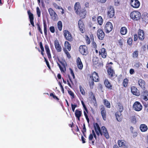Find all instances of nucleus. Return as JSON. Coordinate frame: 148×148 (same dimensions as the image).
I'll return each mask as SVG.
<instances>
[{
	"label": "nucleus",
	"mask_w": 148,
	"mask_h": 148,
	"mask_svg": "<svg viewBox=\"0 0 148 148\" xmlns=\"http://www.w3.org/2000/svg\"><path fill=\"white\" fill-rule=\"evenodd\" d=\"M94 127L97 135L99 136L100 134L101 136L103 134L107 139L109 138V136L106 128L104 126L101 127V130L99 124L97 123H94L93 124Z\"/></svg>",
	"instance_id": "nucleus-1"
},
{
	"label": "nucleus",
	"mask_w": 148,
	"mask_h": 148,
	"mask_svg": "<svg viewBox=\"0 0 148 148\" xmlns=\"http://www.w3.org/2000/svg\"><path fill=\"white\" fill-rule=\"evenodd\" d=\"M106 68L109 78L112 79L114 77L117 76L116 75L113 69V67L111 65L108 64V66H106Z\"/></svg>",
	"instance_id": "nucleus-2"
},
{
	"label": "nucleus",
	"mask_w": 148,
	"mask_h": 148,
	"mask_svg": "<svg viewBox=\"0 0 148 148\" xmlns=\"http://www.w3.org/2000/svg\"><path fill=\"white\" fill-rule=\"evenodd\" d=\"M130 16L133 20L138 21L140 20L141 17V13L138 11H134L131 13Z\"/></svg>",
	"instance_id": "nucleus-3"
},
{
	"label": "nucleus",
	"mask_w": 148,
	"mask_h": 148,
	"mask_svg": "<svg viewBox=\"0 0 148 148\" xmlns=\"http://www.w3.org/2000/svg\"><path fill=\"white\" fill-rule=\"evenodd\" d=\"M99 61V58L97 57L93 58L92 59L93 66L97 69H99L103 66V62H100Z\"/></svg>",
	"instance_id": "nucleus-4"
},
{
	"label": "nucleus",
	"mask_w": 148,
	"mask_h": 148,
	"mask_svg": "<svg viewBox=\"0 0 148 148\" xmlns=\"http://www.w3.org/2000/svg\"><path fill=\"white\" fill-rule=\"evenodd\" d=\"M113 29V25L110 22H108L104 26V29L106 33H109Z\"/></svg>",
	"instance_id": "nucleus-5"
},
{
	"label": "nucleus",
	"mask_w": 148,
	"mask_h": 148,
	"mask_svg": "<svg viewBox=\"0 0 148 148\" xmlns=\"http://www.w3.org/2000/svg\"><path fill=\"white\" fill-rule=\"evenodd\" d=\"M79 51L83 55L86 56L88 53V48L85 45H80L79 47Z\"/></svg>",
	"instance_id": "nucleus-6"
},
{
	"label": "nucleus",
	"mask_w": 148,
	"mask_h": 148,
	"mask_svg": "<svg viewBox=\"0 0 148 148\" xmlns=\"http://www.w3.org/2000/svg\"><path fill=\"white\" fill-rule=\"evenodd\" d=\"M48 11L51 18L53 21H57L58 19L57 14L53 9L51 8L48 9Z\"/></svg>",
	"instance_id": "nucleus-7"
},
{
	"label": "nucleus",
	"mask_w": 148,
	"mask_h": 148,
	"mask_svg": "<svg viewBox=\"0 0 148 148\" xmlns=\"http://www.w3.org/2000/svg\"><path fill=\"white\" fill-rule=\"evenodd\" d=\"M108 11L107 13L108 17L110 18H113L114 16L115 11L113 7L110 6L108 8Z\"/></svg>",
	"instance_id": "nucleus-8"
},
{
	"label": "nucleus",
	"mask_w": 148,
	"mask_h": 148,
	"mask_svg": "<svg viewBox=\"0 0 148 148\" xmlns=\"http://www.w3.org/2000/svg\"><path fill=\"white\" fill-rule=\"evenodd\" d=\"M133 108L135 110L139 111L142 110L143 106L139 102L136 101L134 103Z\"/></svg>",
	"instance_id": "nucleus-9"
},
{
	"label": "nucleus",
	"mask_w": 148,
	"mask_h": 148,
	"mask_svg": "<svg viewBox=\"0 0 148 148\" xmlns=\"http://www.w3.org/2000/svg\"><path fill=\"white\" fill-rule=\"evenodd\" d=\"M64 36L66 40L71 42L73 40L72 37L71 33L67 30H65L64 31Z\"/></svg>",
	"instance_id": "nucleus-10"
},
{
	"label": "nucleus",
	"mask_w": 148,
	"mask_h": 148,
	"mask_svg": "<svg viewBox=\"0 0 148 148\" xmlns=\"http://www.w3.org/2000/svg\"><path fill=\"white\" fill-rule=\"evenodd\" d=\"M58 60L61 65V66L60 64L57 62V64L59 66L61 72L65 73L66 71V65L65 63L64 62L60 61L59 59H58Z\"/></svg>",
	"instance_id": "nucleus-11"
},
{
	"label": "nucleus",
	"mask_w": 148,
	"mask_h": 148,
	"mask_svg": "<svg viewBox=\"0 0 148 148\" xmlns=\"http://www.w3.org/2000/svg\"><path fill=\"white\" fill-rule=\"evenodd\" d=\"M97 34L98 39L102 40L103 39L105 34L103 30L100 28L97 31Z\"/></svg>",
	"instance_id": "nucleus-12"
},
{
	"label": "nucleus",
	"mask_w": 148,
	"mask_h": 148,
	"mask_svg": "<svg viewBox=\"0 0 148 148\" xmlns=\"http://www.w3.org/2000/svg\"><path fill=\"white\" fill-rule=\"evenodd\" d=\"M101 114L103 120L106 121V119L107 113L105 108L103 105H101L100 108Z\"/></svg>",
	"instance_id": "nucleus-13"
},
{
	"label": "nucleus",
	"mask_w": 148,
	"mask_h": 148,
	"mask_svg": "<svg viewBox=\"0 0 148 148\" xmlns=\"http://www.w3.org/2000/svg\"><path fill=\"white\" fill-rule=\"evenodd\" d=\"M140 4V2L138 0H131L130 5L134 8H138Z\"/></svg>",
	"instance_id": "nucleus-14"
},
{
	"label": "nucleus",
	"mask_w": 148,
	"mask_h": 148,
	"mask_svg": "<svg viewBox=\"0 0 148 148\" xmlns=\"http://www.w3.org/2000/svg\"><path fill=\"white\" fill-rule=\"evenodd\" d=\"M27 13L29 16L30 23L32 26L34 27L35 26V25L34 22V16L33 14L31 12L30 10H29L27 11Z\"/></svg>",
	"instance_id": "nucleus-15"
},
{
	"label": "nucleus",
	"mask_w": 148,
	"mask_h": 148,
	"mask_svg": "<svg viewBox=\"0 0 148 148\" xmlns=\"http://www.w3.org/2000/svg\"><path fill=\"white\" fill-rule=\"evenodd\" d=\"M78 25L80 31L82 33H84L85 31L84 25L82 19H79Z\"/></svg>",
	"instance_id": "nucleus-16"
},
{
	"label": "nucleus",
	"mask_w": 148,
	"mask_h": 148,
	"mask_svg": "<svg viewBox=\"0 0 148 148\" xmlns=\"http://www.w3.org/2000/svg\"><path fill=\"white\" fill-rule=\"evenodd\" d=\"M138 36L139 39L143 40L145 38V33L143 30L139 29L138 31Z\"/></svg>",
	"instance_id": "nucleus-17"
},
{
	"label": "nucleus",
	"mask_w": 148,
	"mask_h": 148,
	"mask_svg": "<svg viewBox=\"0 0 148 148\" xmlns=\"http://www.w3.org/2000/svg\"><path fill=\"white\" fill-rule=\"evenodd\" d=\"M90 77L92 78L93 79L94 82H97L99 81V77L98 74L95 71H94L92 73L91 76Z\"/></svg>",
	"instance_id": "nucleus-18"
},
{
	"label": "nucleus",
	"mask_w": 148,
	"mask_h": 148,
	"mask_svg": "<svg viewBox=\"0 0 148 148\" xmlns=\"http://www.w3.org/2000/svg\"><path fill=\"white\" fill-rule=\"evenodd\" d=\"M99 55H101V57L103 58H105L107 56V52L106 49L102 48L100 49L99 51Z\"/></svg>",
	"instance_id": "nucleus-19"
},
{
	"label": "nucleus",
	"mask_w": 148,
	"mask_h": 148,
	"mask_svg": "<svg viewBox=\"0 0 148 148\" xmlns=\"http://www.w3.org/2000/svg\"><path fill=\"white\" fill-rule=\"evenodd\" d=\"M55 48L58 52H60L62 51V48L58 40L56 39L54 42Z\"/></svg>",
	"instance_id": "nucleus-20"
},
{
	"label": "nucleus",
	"mask_w": 148,
	"mask_h": 148,
	"mask_svg": "<svg viewBox=\"0 0 148 148\" xmlns=\"http://www.w3.org/2000/svg\"><path fill=\"white\" fill-rule=\"evenodd\" d=\"M132 93L134 95L138 96L140 95L139 90L137 88L134 86H132L131 88Z\"/></svg>",
	"instance_id": "nucleus-21"
},
{
	"label": "nucleus",
	"mask_w": 148,
	"mask_h": 148,
	"mask_svg": "<svg viewBox=\"0 0 148 148\" xmlns=\"http://www.w3.org/2000/svg\"><path fill=\"white\" fill-rule=\"evenodd\" d=\"M118 145L120 147L123 148H128V146L126 144L125 141L122 140H119L118 141Z\"/></svg>",
	"instance_id": "nucleus-22"
},
{
	"label": "nucleus",
	"mask_w": 148,
	"mask_h": 148,
	"mask_svg": "<svg viewBox=\"0 0 148 148\" xmlns=\"http://www.w3.org/2000/svg\"><path fill=\"white\" fill-rule=\"evenodd\" d=\"M76 64L78 69L80 70L82 69L83 65L80 58L78 57L76 60Z\"/></svg>",
	"instance_id": "nucleus-23"
},
{
	"label": "nucleus",
	"mask_w": 148,
	"mask_h": 148,
	"mask_svg": "<svg viewBox=\"0 0 148 148\" xmlns=\"http://www.w3.org/2000/svg\"><path fill=\"white\" fill-rule=\"evenodd\" d=\"M87 11L85 9V8L82 9L80 11L76 13L78 15L82 18L83 19L86 17V14Z\"/></svg>",
	"instance_id": "nucleus-24"
},
{
	"label": "nucleus",
	"mask_w": 148,
	"mask_h": 148,
	"mask_svg": "<svg viewBox=\"0 0 148 148\" xmlns=\"http://www.w3.org/2000/svg\"><path fill=\"white\" fill-rule=\"evenodd\" d=\"M140 97L145 101L148 100V92L146 90H144L140 94Z\"/></svg>",
	"instance_id": "nucleus-25"
},
{
	"label": "nucleus",
	"mask_w": 148,
	"mask_h": 148,
	"mask_svg": "<svg viewBox=\"0 0 148 148\" xmlns=\"http://www.w3.org/2000/svg\"><path fill=\"white\" fill-rule=\"evenodd\" d=\"M104 84L107 88L110 90L112 89V86L108 79H106L104 80Z\"/></svg>",
	"instance_id": "nucleus-26"
},
{
	"label": "nucleus",
	"mask_w": 148,
	"mask_h": 148,
	"mask_svg": "<svg viewBox=\"0 0 148 148\" xmlns=\"http://www.w3.org/2000/svg\"><path fill=\"white\" fill-rule=\"evenodd\" d=\"M45 48L46 51V53L47 54L48 58L50 60L51 58V55L50 53V51L49 49V47L48 45L46 44L45 46Z\"/></svg>",
	"instance_id": "nucleus-27"
},
{
	"label": "nucleus",
	"mask_w": 148,
	"mask_h": 148,
	"mask_svg": "<svg viewBox=\"0 0 148 148\" xmlns=\"http://www.w3.org/2000/svg\"><path fill=\"white\" fill-rule=\"evenodd\" d=\"M81 10L79 3L78 2H76L74 5V10L75 13H77Z\"/></svg>",
	"instance_id": "nucleus-28"
},
{
	"label": "nucleus",
	"mask_w": 148,
	"mask_h": 148,
	"mask_svg": "<svg viewBox=\"0 0 148 148\" xmlns=\"http://www.w3.org/2000/svg\"><path fill=\"white\" fill-rule=\"evenodd\" d=\"M138 84L139 86L143 89L144 90L145 89V81L142 79H140L138 82Z\"/></svg>",
	"instance_id": "nucleus-29"
},
{
	"label": "nucleus",
	"mask_w": 148,
	"mask_h": 148,
	"mask_svg": "<svg viewBox=\"0 0 148 148\" xmlns=\"http://www.w3.org/2000/svg\"><path fill=\"white\" fill-rule=\"evenodd\" d=\"M75 117L77 119V120L79 121L80 117H81L82 115V111L77 109L75 111Z\"/></svg>",
	"instance_id": "nucleus-30"
},
{
	"label": "nucleus",
	"mask_w": 148,
	"mask_h": 148,
	"mask_svg": "<svg viewBox=\"0 0 148 148\" xmlns=\"http://www.w3.org/2000/svg\"><path fill=\"white\" fill-rule=\"evenodd\" d=\"M116 119L118 121H121L122 119V116L120 112H116L115 114Z\"/></svg>",
	"instance_id": "nucleus-31"
},
{
	"label": "nucleus",
	"mask_w": 148,
	"mask_h": 148,
	"mask_svg": "<svg viewBox=\"0 0 148 148\" xmlns=\"http://www.w3.org/2000/svg\"><path fill=\"white\" fill-rule=\"evenodd\" d=\"M140 129L141 132H145L148 130V127L145 124H142L140 125Z\"/></svg>",
	"instance_id": "nucleus-32"
},
{
	"label": "nucleus",
	"mask_w": 148,
	"mask_h": 148,
	"mask_svg": "<svg viewBox=\"0 0 148 148\" xmlns=\"http://www.w3.org/2000/svg\"><path fill=\"white\" fill-rule=\"evenodd\" d=\"M89 143L92 145H94L95 143V140L93 139V134H90L88 137Z\"/></svg>",
	"instance_id": "nucleus-33"
},
{
	"label": "nucleus",
	"mask_w": 148,
	"mask_h": 148,
	"mask_svg": "<svg viewBox=\"0 0 148 148\" xmlns=\"http://www.w3.org/2000/svg\"><path fill=\"white\" fill-rule=\"evenodd\" d=\"M127 32V30L126 27H122L120 29V33L122 35L126 34Z\"/></svg>",
	"instance_id": "nucleus-34"
},
{
	"label": "nucleus",
	"mask_w": 148,
	"mask_h": 148,
	"mask_svg": "<svg viewBox=\"0 0 148 148\" xmlns=\"http://www.w3.org/2000/svg\"><path fill=\"white\" fill-rule=\"evenodd\" d=\"M103 103L108 108H110L111 106L110 103L106 99L103 100Z\"/></svg>",
	"instance_id": "nucleus-35"
},
{
	"label": "nucleus",
	"mask_w": 148,
	"mask_h": 148,
	"mask_svg": "<svg viewBox=\"0 0 148 148\" xmlns=\"http://www.w3.org/2000/svg\"><path fill=\"white\" fill-rule=\"evenodd\" d=\"M64 44L65 47L69 51H70L71 49V47L69 42L68 41H65Z\"/></svg>",
	"instance_id": "nucleus-36"
},
{
	"label": "nucleus",
	"mask_w": 148,
	"mask_h": 148,
	"mask_svg": "<svg viewBox=\"0 0 148 148\" xmlns=\"http://www.w3.org/2000/svg\"><path fill=\"white\" fill-rule=\"evenodd\" d=\"M97 20L98 24L100 25H102L103 23V20L102 17L101 16H98Z\"/></svg>",
	"instance_id": "nucleus-37"
},
{
	"label": "nucleus",
	"mask_w": 148,
	"mask_h": 148,
	"mask_svg": "<svg viewBox=\"0 0 148 148\" xmlns=\"http://www.w3.org/2000/svg\"><path fill=\"white\" fill-rule=\"evenodd\" d=\"M43 23L44 25V34L45 36H46L47 35V25L46 22L45 21L43 22Z\"/></svg>",
	"instance_id": "nucleus-38"
},
{
	"label": "nucleus",
	"mask_w": 148,
	"mask_h": 148,
	"mask_svg": "<svg viewBox=\"0 0 148 148\" xmlns=\"http://www.w3.org/2000/svg\"><path fill=\"white\" fill-rule=\"evenodd\" d=\"M68 94L71 96V98L73 99L75 98V96L74 93L72 92L70 89L69 88L68 90Z\"/></svg>",
	"instance_id": "nucleus-39"
},
{
	"label": "nucleus",
	"mask_w": 148,
	"mask_h": 148,
	"mask_svg": "<svg viewBox=\"0 0 148 148\" xmlns=\"http://www.w3.org/2000/svg\"><path fill=\"white\" fill-rule=\"evenodd\" d=\"M129 80L127 78H125L123 82V85L124 87H126L128 83Z\"/></svg>",
	"instance_id": "nucleus-40"
},
{
	"label": "nucleus",
	"mask_w": 148,
	"mask_h": 148,
	"mask_svg": "<svg viewBox=\"0 0 148 148\" xmlns=\"http://www.w3.org/2000/svg\"><path fill=\"white\" fill-rule=\"evenodd\" d=\"M138 55V51H135L132 53V57L134 58H137Z\"/></svg>",
	"instance_id": "nucleus-41"
},
{
	"label": "nucleus",
	"mask_w": 148,
	"mask_h": 148,
	"mask_svg": "<svg viewBox=\"0 0 148 148\" xmlns=\"http://www.w3.org/2000/svg\"><path fill=\"white\" fill-rule=\"evenodd\" d=\"M58 29L61 31L62 28V23L61 21H59L58 23Z\"/></svg>",
	"instance_id": "nucleus-42"
},
{
	"label": "nucleus",
	"mask_w": 148,
	"mask_h": 148,
	"mask_svg": "<svg viewBox=\"0 0 148 148\" xmlns=\"http://www.w3.org/2000/svg\"><path fill=\"white\" fill-rule=\"evenodd\" d=\"M50 96L52 97L53 98L55 99H56L57 101H58L59 99L55 95L54 93H50L49 94Z\"/></svg>",
	"instance_id": "nucleus-43"
},
{
	"label": "nucleus",
	"mask_w": 148,
	"mask_h": 148,
	"mask_svg": "<svg viewBox=\"0 0 148 148\" xmlns=\"http://www.w3.org/2000/svg\"><path fill=\"white\" fill-rule=\"evenodd\" d=\"M94 81L92 79L91 81H90L89 82V84L91 89H92L93 88V86L94 85Z\"/></svg>",
	"instance_id": "nucleus-44"
},
{
	"label": "nucleus",
	"mask_w": 148,
	"mask_h": 148,
	"mask_svg": "<svg viewBox=\"0 0 148 148\" xmlns=\"http://www.w3.org/2000/svg\"><path fill=\"white\" fill-rule=\"evenodd\" d=\"M123 41L124 39L122 38H121L118 40V44L121 47H122L123 45Z\"/></svg>",
	"instance_id": "nucleus-45"
},
{
	"label": "nucleus",
	"mask_w": 148,
	"mask_h": 148,
	"mask_svg": "<svg viewBox=\"0 0 148 148\" xmlns=\"http://www.w3.org/2000/svg\"><path fill=\"white\" fill-rule=\"evenodd\" d=\"M79 88L81 94L83 95H85V93L83 88L81 85L79 86Z\"/></svg>",
	"instance_id": "nucleus-46"
},
{
	"label": "nucleus",
	"mask_w": 148,
	"mask_h": 148,
	"mask_svg": "<svg viewBox=\"0 0 148 148\" xmlns=\"http://www.w3.org/2000/svg\"><path fill=\"white\" fill-rule=\"evenodd\" d=\"M36 10L37 14L38 17H40L41 15V11L40 9L38 7H37L36 8Z\"/></svg>",
	"instance_id": "nucleus-47"
},
{
	"label": "nucleus",
	"mask_w": 148,
	"mask_h": 148,
	"mask_svg": "<svg viewBox=\"0 0 148 148\" xmlns=\"http://www.w3.org/2000/svg\"><path fill=\"white\" fill-rule=\"evenodd\" d=\"M132 39L131 38H129L127 39V44L130 46H131L132 45Z\"/></svg>",
	"instance_id": "nucleus-48"
},
{
	"label": "nucleus",
	"mask_w": 148,
	"mask_h": 148,
	"mask_svg": "<svg viewBox=\"0 0 148 148\" xmlns=\"http://www.w3.org/2000/svg\"><path fill=\"white\" fill-rule=\"evenodd\" d=\"M64 52L65 53V54H66L67 57L69 58H71V56L69 53L68 51L67 50L66 48L64 49Z\"/></svg>",
	"instance_id": "nucleus-49"
},
{
	"label": "nucleus",
	"mask_w": 148,
	"mask_h": 148,
	"mask_svg": "<svg viewBox=\"0 0 148 148\" xmlns=\"http://www.w3.org/2000/svg\"><path fill=\"white\" fill-rule=\"evenodd\" d=\"M86 128L85 125V124H83V130H82V132L83 134L84 135V136L85 137L86 135L85 134V132H86Z\"/></svg>",
	"instance_id": "nucleus-50"
},
{
	"label": "nucleus",
	"mask_w": 148,
	"mask_h": 148,
	"mask_svg": "<svg viewBox=\"0 0 148 148\" xmlns=\"http://www.w3.org/2000/svg\"><path fill=\"white\" fill-rule=\"evenodd\" d=\"M143 104L145 108V110L146 111L148 112V102L147 104L145 102L143 103Z\"/></svg>",
	"instance_id": "nucleus-51"
},
{
	"label": "nucleus",
	"mask_w": 148,
	"mask_h": 148,
	"mask_svg": "<svg viewBox=\"0 0 148 148\" xmlns=\"http://www.w3.org/2000/svg\"><path fill=\"white\" fill-rule=\"evenodd\" d=\"M118 106L119 108V111H117L116 112H120L121 113V112H123V107L121 104L119 105Z\"/></svg>",
	"instance_id": "nucleus-52"
},
{
	"label": "nucleus",
	"mask_w": 148,
	"mask_h": 148,
	"mask_svg": "<svg viewBox=\"0 0 148 148\" xmlns=\"http://www.w3.org/2000/svg\"><path fill=\"white\" fill-rule=\"evenodd\" d=\"M131 122L133 124H135L136 122V119L135 116H133L132 117L131 119Z\"/></svg>",
	"instance_id": "nucleus-53"
},
{
	"label": "nucleus",
	"mask_w": 148,
	"mask_h": 148,
	"mask_svg": "<svg viewBox=\"0 0 148 148\" xmlns=\"http://www.w3.org/2000/svg\"><path fill=\"white\" fill-rule=\"evenodd\" d=\"M84 115L85 117V118L87 121V122L88 123H89V119L88 117V115L86 112L85 111H84Z\"/></svg>",
	"instance_id": "nucleus-54"
},
{
	"label": "nucleus",
	"mask_w": 148,
	"mask_h": 148,
	"mask_svg": "<svg viewBox=\"0 0 148 148\" xmlns=\"http://www.w3.org/2000/svg\"><path fill=\"white\" fill-rule=\"evenodd\" d=\"M84 115L85 117V118L87 121V122L88 123H89V119L88 117V115L86 112L85 111H84Z\"/></svg>",
	"instance_id": "nucleus-55"
},
{
	"label": "nucleus",
	"mask_w": 148,
	"mask_h": 148,
	"mask_svg": "<svg viewBox=\"0 0 148 148\" xmlns=\"http://www.w3.org/2000/svg\"><path fill=\"white\" fill-rule=\"evenodd\" d=\"M71 106L72 110L74 112L75 111V108L77 107V104H73L72 103Z\"/></svg>",
	"instance_id": "nucleus-56"
},
{
	"label": "nucleus",
	"mask_w": 148,
	"mask_h": 148,
	"mask_svg": "<svg viewBox=\"0 0 148 148\" xmlns=\"http://www.w3.org/2000/svg\"><path fill=\"white\" fill-rule=\"evenodd\" d=\"M53 5L54 7L56 9H61V7L58 5L57 4L55 3H53Z\"/></svg>",
	"instance_id": "nucleus-57"
},
{
	"label": "nucleus",
	"mask_w": 148,
	"mask_h": 148,
	"mask_svg": "<svg viewBox=\"0 0 148 148\" xmlns=\"http://www.w3.org/2000/svg\"><path fill=\"white\" fill-rule=\"evenodd\" d=\"M58 84L59 85V86L61 88V91H62V93H64V87H63V86H62V85L61 83L60 82H59Z\"/></svg>",
	"instance_id": "nucleus-58"
},
{
	"label": "nucleus",
	"mask_w": 148,
	"mask_h": 148,
	"mask_svg": "<svg viewBox=\"0 0 148 148\" xmlns=\"http://www.w3.org/2000/svg\"><path fill=\"white\" fill-rule=\"evenodd\" d=\"M37 28L38 30L40 32L41 34H42L43 32L39 24L38 23L37 24Z\"/></svg>",
	"instance_id": "nucleus-59"
},
{
	"label": "nucleus",
	"mask_w": 148,
	"mask_h": 148,
	"mask_svg": "<svg viewBox=\"0 0 148 148\" xmlns=\"http://www.w3.org/2000/svg\"><path fill=\"white\" fill-rule=\"evenodd\" d=\"M86 40L87 44H89L90 43V41L89 38L87 36H86Z\"/></svg>",
	"instance_id": "nucleus-60"
},
{
	"label": "nucleus",
	"mask_w": 148,
	"mask_h": 148,
	"mask_svg": "<svg viewBox=\"0 0 148 148\" xmlns=\"http://www.w3.org/2000/svg\"><path fill=\"white\" fill-rule=\"evenodd\" d=\"M49 30L52 33H54L55 32L54 27L53 26H51L49 28Z\"/></svg>",
	"instance_id": "nucleus-61"
},
{
	"label": "nucleus",
	"mask_w": 148,
	"mask_h": 148,
	"mask_svg": "<svg viewBox=\"0 0 148 148\" xmlns=\"http://www.w3.org/2000/svg\"><path fill=\"white\" fill-rule=\"evenodd\" d=\"M140 66V63L139 62H136L134 65V66L136 68H138Z\"/></svg>",
	"instance_id": "nucleus-62"
},
{
	"label": "nucleus",
	"mask_w": 148,
	"mask_h": 148,
	"mask_svg": "<svg viewBox=\"0 0 148 148\" xmlns=\"http://www.w3.org/2000/svg\"><path fill=\"white\" fill-rule=\"evenodd\" d=\"M70 70L71 74L73 78L74 79L75 78V76L73 70L71 68L70 69Z\"/></svg>",
	"instance_id": "nucleus-63"
},
{
	"label": "nucleus",
	"mask_w": 148,
	"mask_h": 148,
	"mask_svg": "<svg viewBox=\"0 0 148 148\" xmlns=\"http://www.w3.org/2000/svg\"><path fill=\"white\" fill-rule=\"evenodd\" d=\"M92 45L93 47V48H95V49H96L97 48V45L96 43L94 41H92Z\"/></svg>",
	"instance_id": "nucleus-64"
}]
</instances>
